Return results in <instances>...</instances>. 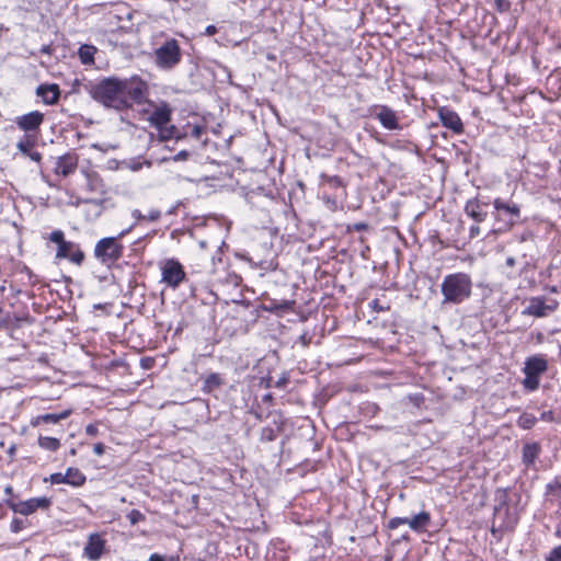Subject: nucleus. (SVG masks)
Masks as SVG:
<instances>
[{"label":"nucleus","mask_w":561,"mask_h":561,"mask_svg":"<svg viewBox=\"0 0 561 561\" xmlns=\"http://www.w3.org/2000/svg\"><path fill=\"white\" fill-rule=\"evenodd\" d=\"M556 535L561 538V523L557 527Z\"/></svg>","instance_id":"51"},{"label":"nucleus","mask_w":561,"mask_h":561,"mask_svg":"<svg viewBox=\"0 0 561 561\" xmlns=\"http://www.w3.org/2000/svg\"><path fill=\"white\" fill-rule=\"evenodd\" d=\"M41 51H42L43 54H50L51 48H50V46H49V45H45V46H43V47L41 48Z\"/></svg>","instance_id":"47"},{"label":"nucleus","mask_w":561,"mask_h":561,"mask_svg":"<svg viewBox=\"0 0 561 561\" xmlns=\"http://www.w3.org/2000/svg\"><path fill=\"white\" fill-rule=\"evenodd\" d=\"M547 561H561V546L553 548Z\"/></svg>","instance_id":"34"},{"label":"nucleus","mask_w":561,"mask_h":561,"mask_svg":"<svg viewBox=\"0 0 561 561\" xmlns=\"http://www.w3.org/2000/svg\"><path fill=\"white\" fill-rule=\"evenodd\" d=\"M217 32V28L215 25H208L205 30V34L208 36L214 35Z\"/></svg>","instance_id":"43"},{"label":"nucleus","mask_w":561,"mask_h":561,"mask_svg":"<svg viewBox=\"0 0 561 561\" xmlns=\"http://www.w3.org/2000/svg\"><path fill=\"white\" fill-rule=\"evenodd\" d=\"M70 454H71V455H76V449H71V450H70Z\"/></svg>","instance_id":"54"},{"label":"nucleus","mask_w":561,"mask_h":561,"mask_svg":"<svg viewBox=\"0 0 561 561\" xmlns=\"http://www.w3.org/2000/svg\"><path fill=\"white\" fill-rule=\"evenodd\" d=\"M2 312V307L0 306V313Z\"/></svg>","instance_id":"55"},{"label":"nucleus","mask_w":561,"mask_h":561,"mask_svg":"<svg viewBox=\"0 0 561 561\" xmlns=\"http://www.w3.org/2000/svg\"><path fill=\"white\" fill-rule=\"evenodd\" d=\"M127 518H128V520L130 522L131 525H136L139 522H144L146 517H145V515L140 511L131 510L128 513Z\"/></svg>","instance_id":"30"},{"label":"nucleus","mask_w":561,"mask_h":561,"mask_svg":"<svg viewBox=\"0 0 561 561\" xmlns=\"http://www.w3.org/2000/svg\"><path fill=\"white\" fill-rule=\"evenodd\" d=\"M371 305H373V308H374L375 310H377V311H382V310H385V309H389V307L383 308L382 306H379L378 300H374V301L371 302Z\"/></svg>","instance_id":"45"},{"label":"nucleus","mask_w":561,"mask_h":561,"mask_svg":"<svg viewBox=\"0 0 561 561\" xmlns=\"http://www.w3.org/2000/svg\"><path fill=\"white\" fill-rule=\"evenodd\" d=\"M376 118L379 123L389 130L400 129L399 118L396 112L387 105H380L377 107Z\"/></svg>","instance_id":"13"},{"label":"nucleus","mask_w":561,"mask_h":561,"mask_svg":"<svg viewBox=\"0 0 561 561\" xmlns=\"http://www.w3.org/2000/svg\"><path fill=\"white\" fill-rule=\"evenodd\" d=\"M149 122L157 128L164 127L171 119V108L163 103L157 106L149 115Z\"/></svg>","instance_id":"17"},{"label":"nucleus","mask_w":561,"mask_h":561,"mask_svg":"<svg viewBox=\"0 0 561 561\" xmlns=\"http://www.w3.org/2000/svg\"><path fill=\"white\" fill-rule=\"evenodd\" d=\"M139 168H140V164H137V165H133V167H131V169H133L134 171H137Z\"/></svg>","instance_id":"52"},{"label":"nucleus","mask_w":561,"mask_h":561,"mask_svg":"<svg viewBox=\"0 0 561 561\" xmlns=\"http://www.w3.org/2000/svg\"><path fill=\"white\" fill-rule=\"evenodd\" d=\"M106 541L98 533L91 534L88 537L87 545L83 549V556L90 561H98L105 549Z\"/></svg>","instance_id":"11"},{"label":"nucleus","mask_w":561,"mask_h":561,"mask_svg":"<svg viewBox=\"0 0 561 561\" xmlns=\"http://www.w3.org/2000/svg\"><path fill=\"white\" fill-rule=\"evenodd\" d=\"M72 413L71 409L64 410L59 413H46L42 415H37L32 419L31 425L38 426L41 424H57L60 421L68 419Z\"/></svg>","instance_id":"18"},{"label":"nucleus","mask_w":561,"mask_h":561,"mask_svg":"<svg viewBox=\"0 0 561 561\" xmlns=\"http://www.w3.org/2000/svg\"><path fill=\"white\" fill-rule=\"evenodd\" d=\"M188 157V152L185 151V150H182L180 152H178L174 157H173V160L174 161H183V160H186Z\"/></svg>","instance_id":"39"},{"label":"nucleus","mask_w":561,"mask_h":561,"mask_svg":"<svg viewBox=\"0 0 561 561\" xmlns=\"http://www.w3.org/2000/svg\"><path fill=\"white\" fill-rule=\"evenodd\" d=\"M48 239L58 245L56 259H68L76 265H81L84 260V253L77 243L65 240V233L61 230L53 231Z\"/></svg>","instance_id":"4"},{"label":"nucleus","mask_w":561,"mask_h":561,"mask_svg":"<svg viewBox=\"0 0 561 561\" xmlns=\"http://www.w3.org/2000/svg\"><path fill=\"white\" fill-rule=\"evenodd\" d=\"M430 524L431 515L428 512H421L412 518H409V527L416 533L425 531Z\"/></svg>","instance_id":"20"},{"label":"nucleus","mask_w":561,"mask_h":561,"mask_svg":"<svg viewBox=\"0 0 561 561\" xmlns=\"http://www.w3.org/2000/svg\"><path fill=\"white\" fill-rule=\"evenodd\" d=\"M159 216H160V213H159V211H156V213H153V214H150V219H151V220H156V219H158V218H159Z\"/></svg>","instance_id":"50"},{"label":"nucleus","mask_w":561,"mask_h":561,"mask_svg":"<svg viewBox=\"0 0 561 561\" xmlns=\"http://www.w3.org/2000/svg\"><path fill=\"white\" fill-rule=\"evenodd\" d=\"M36 95L42 98L45 104L54 105L59 101L60 89L56 83L41 84L36 89Z\"/></svg>","instance_id":"16"},{"label":"nucleus","mask_w":561,"mask_h":561,"mask_svg":"<svg viewBox=\"0 0 561 561\" xmlns=\"http://www.w3.org/2000/svg\"><path fill=\"white\" fill-rule=\"evenodd\" d=\"M38 446L45 450L56 451L60 447V440L50 436H39L38 437Z\"/></svg>","instance_id":"25"},{"label":"nucleus","mask_w":561,"mask_h":561,"mask_svg":"<svg viewBox=\"0 0 561 561\" xmlns=\"http://www.w3.org/2000/svg\"><path fill=\"white\" fill-rule=\"evenodd\" d=\"M366 227H367V226H366V224H356V225H355V229H356L357 231L363 230V229H365Z\"/></svg>","instance_id":"49"},{"label":"nucleus","mask_w":561,"mask_h":561,"mask_svg":"<svg viewBox=\"0 0 561 561\" xmlns=\"http://www.w3.org/2000/svg\"><path fill=\"white\" fill-rule=\"evenodd\" d=\"M148 561H164V557L158 553H152Z\"/></svg>","instance_id":"44"},{"label":"nucleus","mask_w":561,"mask_h":561,"mask_svg":"<svg viewBox=\"0 0 561 561\" xmlns=\"http://www.w3.org/2000/svg\"><path fill=\"white\" fill-rule=\"evenodd\" d=\"M154 64L164 70L173 69L180 64L182 50L175 38L167 39L153 51Z\"/></svg>","instance_id":"3"},{"label":"nucleus","mask_w":561,"mask_h":561,"mask_svg":"<svg viewBox=\"0 0 561 561\" xmlns=\"http://www.w3.org/2000/svg\"><path fill=\"white\" fill-rule=\"evenodd\" d=\"M5 504L15 513L23 516L34 514L36 511H47L51 505V500L46 496L32 497L25 501L15 502L13 500H7Z\"/></svg>","instance_id":"7"},{"label":"nucleus","mask_w":561,"mask_h":561,"mask_svg":"<svg viewBox=\"0 0 561 561\" xmlns=\"http://www.w3.org/2000/svg\"><path fill=\"white\" fill-rule=\"evenodd\" d=\"M79 158L76 153H66L58 158L55 167L57 175L68 176L72 174L78 167Z\"/></svg>","instance_id":"14"},{"label":"nucleus","mask_w":561,"mask_h":561,"mask_svg":"<svg viewBox=\"0 0 561 561\" xmlns=\"http://www.w3.org/2000/svg\"><path fill=\"white\" fill-rule=\"evenodd\" d=\"M540 453V446L537 443H529L523 447V461L527 465H534Z\"/></svg>","instance_id":"22"},{"label":"nucleus","mask_w":561,"mask_h":561,"mask_svg":"<svg viewBox=\"0 0 561 561\" xmlns=\"http://www.w3.org/2000/svg\"><path fill=\"white\" fill-rule=\"evenodd\" d=\"M408 524L409 525V518L408 517H393L388 522V528L396 529L400 525Z\"/></svg>","instance_id":"33"},{"label":"nucleus","mask_w":561,"mask_h":561,"mask_svg":"<svg viewBox=\"0 0 561 561\" xmlns=\"http://www.w3.org/2000/svg\"><path fill=\"white\" fill-rule=\"evenodd\" d=\"M438 115H439L442 124L445 127L451 129L453 131H455L457 134L462 133L463 126H462L459 115L456 112H454L447 107H442L438 111Z\"/></svg>","instance_id":"15"},{"label":"nucleus","mask_w":561,"mask_h":561,"mask_svg":"<svg viewBox=\"0 0 561 561\" xmlns=\"http://www.w3.org/2000/svg\"><path fill=\"white\" fill-rule=\"evenodd\" d=\"M31 527V522L27 518H19L14 517L10 523V530L14 534H18L24 529Z\"/></svg>","instance_id":"28"},{"label":"nucleus","mask_w":561,"mask_h":561,"mask_svg":"<svg viewBox=\"0 0 561 561\" xmlns=\"http://www.w3.org/2000/svg\"><path fill=\"white\" fill-rule=\"evenodd\" d=\"M536 417L531 414H523L518 419V425L525 430L531 428L536 423Z\"/></svg>","instance_id":"29"},{"label":"nucleus","mask_w":561,"mask_h":561,"mask_svg":"<svg viewBox=\"0 0 561 561\" xmlns=\"http://www.w3.org/2000/svg\"><path fill=\"white\" fill-rule=\"evenodd\" d=\"M222 385V379L219 374L213 373L207 376L204 381V389L207 391H211L215 388H218Z\"/></svg>","instance_id":"27"},{"label":"nucleus","mask_w":561,"mask_h":561,"mask_svg":"<svg viewBox=\"0 0 561 561\" xmlns=\"http://www.w3.org/2000/svg\"><path fill=\"white\" fill-rule=\"evenodd\" d=\"M282 308H289V302H285L284 305H282Z\"/></svg>","instance_id":"53"},{"label":"nucleus","mask_w":561,"mask_h":561,"mask_svg":"<svg viewBox=\"0 0 561 561\" xmlns=\"http://www.w3.org/2000/svg\"><path fill=\"white\" fill-rule=\"evenodd\" d=\"M66 483L73 486H81L85 482V476L79 470L69 468L65 473Z\"/></svg>","instance_id":"23"},{"label":"nucleus","mask_w":561,"mask_h":561,"mask_svg":"<svg viewBox=\"0 0 561 561\" xmlns=\"http://www.w3.org/2000/svg\"><path fill=\"white\" fill-rule=\"evenodd\" d=\"M124 247L115 237L103 238L94 248L95 257L103 264L111 265L123 255Z\"/></svg>","instance_id":"6"},{"label":"nucleus","mask_w":561,"mask_h":561,"mask_svg":"<svg viewBox=\"0 0 561 561\" xmlns=\"http://www.w3.org/2000/svg\"><path fill=\"white\" fill-rule=\"evenodd\" d=\"M495 4L499 10L504 11L507 10L510 7V3L507 0H495Z\"/></svg>","instance_id":"38"},{"label":"nucleus","mask_w":561,"mask_h":561,"mask_svg":"<svg viewBox=\"0 0 561 561\" xmlns=\"http://www.w3.org/2000/svg\"><path fill=\"white\" fill-rule=\"evenodd\" d=\"M35 144H36L35 137H33L32 135H25L16 144V148L21 153H23L24 156H27L32 151V148H34Z\"/></svg>","instance_id":"26"},{"label":"nucleus","mask_w":561,"mask_h":561,"mask_svg":"<svg viewBox=\"0 0 561 561\" xmlns=\"http://www.w3.org/2000/svg\"><path fill=\"white\" fill-rule=\"evenodd\" d=\"M162 282L175 289L185 279V272L182 264L175 259H169L161 266Z\"/></svg>","instance_id":"9"},{"label":"nucleus","mask_w":561,"mask_h":561,"mask_svg":"<svg viewBox=\"0 0 561 561\" xmlns=\"http://www.w3.org/2000/svg\"><path fill=\"white\" fill-rule=\"evenodd\" d=\"M261 439L266 442H273L276 439V433L272 427H264L261 431Z\"/></svg>","instance_id":"32"},{"label":"nucleus","mask_w":561,"mask_h":561,"mask_svg":"<svg viewBox=\"0 0 561 561\" xmlns=\"http://www.w3.org/2000/svg\"><path fill=\"white\" fill-rule=\"evenodd\" d=\"M147 83L137 77L122 80L123 99L126 101V107L133 102L141 103L147 94Z\"/></svg>","instance_id":"8"},{"label":"nucleus","mask_w":561,"mask_h":561,"mask_svg":"<svg viewBox=\"0 0 561 561\" xmlns=\"http://www.w3.org/2000/svg\"><path fill=\"white\" fill-rule=\"evenodd\" d=\"M558 307L557 301L547 304L541 297H534L529 300L528 306L523 310L524 316H533L536 318H543L553 312Z\"/></svg>","instance_id":"10"},{"label":"nucleus","mask_w":561,"mask_h":561,"mask_svg":"<svg viewBox=\"0 0 561 561\" xmlns=\"http://www.w3.org/2000/svg\"><path fill=\"white\" fill-rule=\"evenodd\" d=\"M330 182L333 183L335 186L342 185V181L339 176H333L330 179Z\"/></svg>","instance_id":"46"},{"label":"nucleus","mask_w":561,"mask_h":561,"mask_svg":"<svg viewBox=\"0 0 561 561\" xmlns=\"http://www.w3.org/2000/svg\"><path fill=\"white\" fill-rule=\"evenodd\" d=\"M494 207L497 211H504L511 217V220L519 217V207L514 203H506L501 198L494 201Z\"/></svg>","instance_id":"21"},{"label":"nucleus","mask_w":561,"mask_h":561,"mask_svg":"<svg viewBox=\"0 0 561 561\" xmlns=\"http://www.w3.org/2000/svg\"><path fill=\"white\" fill-rule=\"evenodd\" d=\"M85 433L89 435V436H96L99 434V428H98V425L96 424H88L85 426Z\"/></svg>","instance_id":"36"},{"label":"nucleus","mask_w":561,"mask_h":561,"mask_svg":"<svg viewBox=\"0 0 561 561\" xmlns=\"http://www.w3.org/2000/svg\"><path fill=\"white\" fill-rule=\"evenodd\" d=\"M549 501L558 505L561 514V484L552 488L551 497Z\"/></svg>","instance_id":"31"},{"label":"nucleus","mask_w":561,"mask_h":561,"mask_svg":"<svg viewBox=\"0 0 561 561\" xmlns=\"http://www.w3.org/2000/svg\"><path fill=\"white\" fill-rule=\"evenodd\" d=\"M50 481H51V483H56V484L66 483L65 474H62V473H53L50 476Z\"/></svg>","instance_id":"35"},{"label":"nucleus","mask_w":561,"mask_h":561,"mask_svg":"<svg viewBox=\"0 0 561 561\" xmlns=\"http://www.w3.org/2000/svg\"><path fill=\"white\" fill-rule=\"evenodd\" d=\"M93 451L96 456H102L105 451V446L102 443H96L93 447Z\"/></svg>","instance_id":"37"},{"label":"nucleus","mask_w":561,"mask_h":561,"mask_svg":"<svg viewBox=\"0 0 561 561\" xmlns=\"http://www.w3.org/2000/svg\"><path fill=\"white\" fill-rule=\"evenodd\" d=\"M548 369V362L542 355H534L526 359L524 366L525 378L523 386L528 391H535L539 388L540 376Z\"/></svg>","instance_id":"5"},{"label":"nucleus","mask_w":561,"mask_h":561,"mask_svg":"<svg viewBox=\"0 0 561 561\" xmlns=\"http://www.w3.org/2000/svg\"><path fill=\"white\" fill-rule=\"evenodd\" d=\"M516 264V260L513 256H508L505 261V266L508 268H513Z\"/></svg>","instance_id":"42"},{"label":"nucleus","mask_w":561,"mask_h":561,"mask_svg":"<svg viewBox=\"0 0 561 561\" xmlns=\"http://www.w3.org/2000/svg\"><path fill=\"white\" fill-rule=\"evenodd\" d=\"M88 92L93 100L106 107L122 110L126 107V101L123 99L122 80L116 78H105L88 87Z\"/></svg>","instance_id":"1"},{"label":"nucleus","mask_w":561,"mask_h":561,"mask_svg":"<svg viewBox=\"0 0 561 561\" xmlns=\"http://www.w3.org/2000/svg\"><path fill=\"white\" fill-rule=\"evenodd\" d=\"M440 288L443 302L458 305L471 296L472 280L466 273H454L444 277Z\"/></svg>","instance_id":"2"},{"label":"nucleus","mask_w":561,"mask_h":561,"mask_svg":"<svg viewBox=\"0 0 561 561\" xmlns=\"http://www.w3.org/2000/svg\"><path fill=\"white\" fill-rule=\"evenodd\" d=\"M479 234H480V227L479 226H472L470 228V237L474 238V237H478Z\"/></svg>","instance_id":"41"},{"label":"nucleus","mask_w":561,"mask_h":561,"mask_svg":"<svg viewBox=\"0 0 561 561\" xmlns=\"http://www.w3.org/2000/svg\"><path fill=\"white\" fill-rule=\"evenodd\" d=\"M96 48L92 45L84 44L79 48L78 55L83 65L93 64Z\"/></svg>","instance_id":"24"},{"label":"nucleus","mask_w":561,"mask_h":561,"mask_svg":"<svg viewBox=\"0 0 561 561\" xmlns=\"http://www.w3.org/2000/svg\"><path fill=\"white\" fill-rule=\"evenodd\" d=\"M4 493H5L7 495H12V494H13V488H12L11 485H7V486L4 488Z\"/></svg>","instance_id":"48"},{"label":"nucleus","mask_w":561,"mask_h":561,"mask_svg":"<svg viewBox=\"0 0 561 561\" xmlns=\"http://www.w3.org/2000/svg\"><path fill=\"white\" fill-rule=\"evenodd\" d=\"M27 157H30L33 161L35 162H41L42 160V154L37 151H31Z\"/></svg>","instance_id":"40"},{"label":"nucleus","mask_w":561,"mask_h":561,"mask_svg":"<svg viewBox=\"0 0 561 561\" xmlns=\"http://www.w3.org/2000/svg\"><path fill=\"white\" fill-rule=\"evenodd\" d=\"M44 122V114L38 111H33L15 118L16 126L25 131H36Z\"/></svg>","instance_id":"12"},{"label":"nucleus","mask_w":561,"mask_h":561,"mask_svg":"<svg viewBox=\"0 0 561 561\" xmlns=\"http://www.w3.org/2000/svg\"><path fill=\"white\" fill-rule=\"evenodd\" d=\"M466 214L477 222H482L486 218V213L477 199H470L465 206Z\"/></svg>","instance_id":"19"}]
</instances>
